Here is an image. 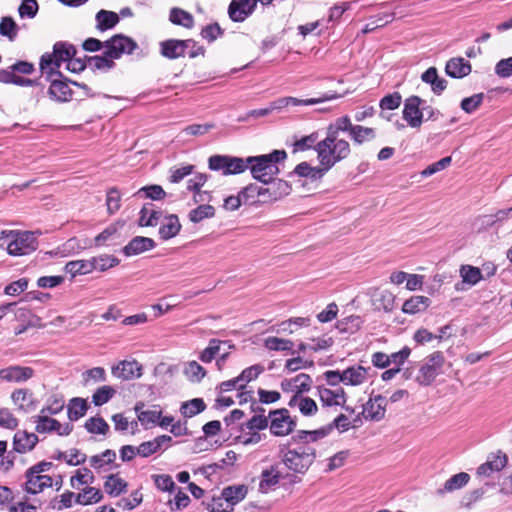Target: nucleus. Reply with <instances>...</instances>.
I'll return each instance as SVG.
<instances>
[{
    "instance_id": "f257e3e1",
    "label": "nucleus",
    "mask_w": 512,
    "mask_h": 512,
    "mask_svg": "<svg viewBox=\"0 0 512 512\" xmlns=\"http://www.w3.org/2000/svg\"><path fill=\"white\" fill-rule=\"evenodd\" d=\"M287 157L285 150H274L269 154L247 157V169L250 170L253 179L267 184L279 173L278 164Z\"/></svg>"
},
{
    "instance_id": "f03ea898",
    "label": "nucleus",
    "mask_w": 512,
    "mask_h": 512,
    "mask_svg": "<svg viewBox=\"0 0 512 512\" xmlns=\"http://www.w3.org/2000/svg\"><path fill=\"white\" fill-rule=\"evenodd\" d=\"M319 164L325 165L328 171L338 162L346 159L351 148L348 141L328 135L315 145Z\"/></svg>"
},
{
    "instance_id": "7ed1b4c3",
    "label": "nucleus",
    "mask_w": 512,
    "mask_h": 512,
    "mask_svg": "<svg viewBox=\"0 0 512 512\" xmlns=\"http://www.w3.org/2000/svg\"><path fill=\"white\" fill-rule=\"evenodd\" d=\"M5 245L9 255L22 256L35 251L38 243L34 233L30 231L1 230L0 247Z\"/></svg>"
},
{
    "instance_id": "20e7f679",
    "label": "nucleus",
    "mask_w": 512,
    "mask_h": 512,
    "mask_svg": "<svg viewBox=\"0 0 512 512\" xmlns=\"http://www.w3.org/2000/svg\"><path fill=\"white\" fill-rule=\"evenodd\" d=\"M282 452V463L297 474H305L316 459V450L311 445H301Z\"/></svg>"
},
{
    "instance_id": "39448f33",
    "label": "nucleus",
    "mask_w": 512,
    "mask_h": 512,
    "mask_svg": "<svg viewBox=\"0 0 512 512\" xmlns=\"http://www.w3.org/2000/svg\"><path fill=\"white\" fill-rule=\"evenodd\" d=\"M208 166L213 171H222L225 176L241 174L247 170V158L213 155L208 159Z\"/></svg>"
},
{
    "instance_id": "423d86ee",
    "label": "nucleus",
    "mask_w": 512,
    "mask_h": 512,
    "mask_svg": "<svg viewBox=\"0 0 512 512\" xmlns=\"http://www.w3.org/2000/svg\"><path fill=\"white\" fill-rule=\"evenodd\" d=\"M444 357L441 352H434L429 355L419 368L416 381L423 386L430 385L442 372Z\"/></svg>"
},
{
    "instance_id": "0eeeda50",
    "label": "nucleus",
    "mask_w": 512,
    "mask_h": 512,
    "mask_svg": "<svg viewBox=\"0 0 512 512\" xmlns=\"http://www.w3.org/2000/svg\"><path fill=\"white\" fill-rule=\"evenodd\" d=\"M104 48L105 54L115 60L124 54H132L138 48V44L126 35L115 34L104 42Z\"/></svg>"
},
{
    "instance_id": "6e6552de",
    "label": "nucleus",
    "mask_w": 512,
    "mask_h": 512,
    "mask_svg": "<svg viewBox=\"0 0 512 512\" xmlns=\"http://www.w3.org/2000/svg\"><path fill=\"white\" fill-rule=\"evenodd\" d=\"M270 432L275 436L289 435L295 428L296 423L291 418L287 409H279L270 412Z\"/></svg>"
},
{
    "instance_id": "1a4fd4ad",
    "label": "nucleus",
    "mask_w": 512,
    "mask_h": 512,
    "mask_svg": "<svg viewBox=\"0 0 512 512\" xmlns=\"http://www.w3.org/2000/svg\"><path fill=\"white\" fill-rule=\"evenodd\" d=\"M426 101L419 96L412 95L405 99L403 108V119L411 128H420L423 123L422 105Z\"/></svg>"
},
{
    "instance_id": "9d476101",
    "label": "nucleus",
    "mask_w": 512,
    "mask_h": 512,
    "mask_svg": "<svg viewBox=\"0 0 512 512\" xmlns=\"http://www.w3.org/2000/svg\"><path fill=\"white\" fill-rule=\"evenodd\" d=\"M339 97L340 96L337 95L336 93H328V94H324L323 96L318 97V98H309V99H298L295 97H282V98H279V99L271 102V104L269 106H270L271 112H273V111L280 112L289 106L315 105V104H319V103H322L325 101L337 99Z\"/></svg>"
},
{
    "instance_id": "9b49d317",
    "label": "nucleus",
    "mask_w": 512,
    "mask_h": 512,
    "mask_svg": "<svg viewBox=\"0 0 512 512\" xmlns=\"http://www.w3.org/2000/svg\"><path fill=\"white\" fill-rule=\"evenodd\" d=\"M34 423L36 424L35 429L38 433L56 432L60 436H67L73 430V426L70 423L61 424L59 421L50 418L46 414L34 416Z\"/></svg>"
},
{
    "instance_id": "f8f14e48",
    "label": "nucleus",
    "mask_w": 512,
    "mask_h": 512,
    "mask_svg": "<svg viewBox=\"0 0 512 512\" xmlns=\"http://www.w3.org/2000/svg\"><path fill=\"white\" fill-rule=\"evenodd\" d=\"M268 187L261 186L262 197L259 199L260 203H273L284 196L288 195L291 191L290 185L281 179H273L267 183Z\"/></svg>"
},
{
    "instance_id": "ddd939ff",
    "label": "nucleus",
    "mask_w": 512,
    "mask_h": 512,
    "mask_svg": "<svg viewBox=\"0 0 512 512\" xmlns=\"http://www.w3.org/2000/svg\"><path fill=\"white\" fill-rule=\"evenodd\" d=\"M35 375L28 366L11 365L0 369V380L9 383H24Z\"/></svg>"
},
{
    "instance_id": "4468645a",
    "label": "nucleus",
    "mask_w": 512,
    "mask_h": 512,
    "mask_svg": "<svg viewBox=\"0 0 512 512\" xmlns=\"http://www.w3.org/2000/svg\"><path fill=\"white\" fill-rule=\"evenodd\" d=\"M317 395L324 407L344 406L347 401L346 392L342 387H317Z\"/></svg>"
},
{
    "instance_id": "2eb2a0df",
    "label": "nucleus",
    "mask_w": 512,
    "mask_h": 512,
    "mask_svg": "<svg viewBox=\"0 0 512 512\" xmlns=\"http://www.w3.org/2000/svg\"><path fill=\"white\" fill-rule=\"evenodd\" d=\"M506 454L498 451L488 455L485 463L477 468V475L480 477H490L495 472H500L507 465Z\"/></svg>"
},
{
    "instance_id": "dca6fc26",
    "label": "nucleus",
    "mask_w": 512,
    "mask_h": 512,
    "mask_svg": "<svg viewBox=\"0 0 512 512\" xmlns=\"http://www.w3.org/2000/svg\"><path fill=\"white\" fill-rule=\"evenodd\" d=\"M189 45H193V39H169L160 43V51L168 59H177L186 55Z\"/></svg>"
},
{
    "instance_id": "f3484780",
    "label": "nucleus",
    "mask_w": 512,
    "mask_h": 512,
    "mask_svg": "<svg viewBox=\"0 0 512 512\" xmlns=\"http://www.w3.org/2000/svg\"><path fill=\"white\" fill-rule=\"evenodd\" d=\"M112 375L121 380H131L142 376V365L136 360H123L111 369Z\"/></svg>"
},
{
    "instance_id": "a211bd4d",
    "label": "nucleus",
    "mask_w": 512,
    "mask_h": 512,
    "mask_svg": "<svg viewBox=\"0 0 512 512\" xmlns=\"http://www.w3.org/2000/svg\"><path fill=\"white\" fill-rule=\"evenodd\" d=\"M387 400L382 395L370 398L363 406L362 415L367 420L380 421L385 417Z\"/></svg>"
},
{
    "instance_id": "6ab92c4d",
    "label": "nucleus",
    "mask_w": 512,
    "mask_h": 512,
    "mask_svg": "<svg viewBox=\"0 0 512 512\" xmlns=\"http://www.w3.org/2000/svg\"><path fill=\"white\" fill-rule=\"evenodd\" d=\"M257 0H232L228 14L232 21L243 22L256 8Z\"/></svg>"
},
{
    "instance_id": "aec40b11",
    "label": "nucleus",
    "mask_w": 512,
    "mask_h": 512,
    "mask_svg": "<svg viewBox=\"0 0 512 512\" xmlns=\"http://www.w3.org/2000/svg\"><path fill=\"white\" fill-rule=\"evenodd\" d=\"M25 491L29 494H38L45 488L53 486V478L49 475L36 474L26 471Z\"/></svg>"
},
{
    "instance_id": "412c9836",
    "label": "nucleus",
    "mask_w": 512,
    "mask_h": 512,
    "mask_svg": "<svg viewBox=\"0 0 512 512\" xmlns=\"http://www.w3.org/2000/svg\"><path fill=\"white\" fill-rule=\"evenodd\" d=\"M116 452L111 449H107L104 452L93 455L89 459V464L92 468L98 472H107L113 468H118L119 465L115 464Z\"/></svg>"
},
{
    "instance_id": "4be33fe9",
    "label": "nucleus",
    "mask_w": 512,
    "mask_h": 512,
    "mask_svg": "<svg viewBox=\"0 0 512 512\" xmlns=\"http://www.w3.org/2000/svg\"><path fill=\"white\" fill-rule=\"evenodd\" d=\"M154 247L155 242L152 238L136 236L123 248V252L126 256H134L151 250Z\"/></svg>"
},
{
    "instance_id": "5701e85b",
    "label": "nucleus",
    "mask_w": 512,
    "mask_h": 512,
    "mask_svg": "<svg viewBox=\"0 0 512 512\" xmlns=\"http://www.w3.org/2000/svg\"><path fill=\"white\" fill-rule=\"evenodd\" d=\"M445 72L452 78H463L471 72V64L462 57L451 58L446 63Z\"/></svg>"
},
{
    "instance_id": "b1692460",
    "label": "nucleus",
    "mask_w": 512,
    "mask_h": 512,
    "mask_svg": "<svg viewBox=\"0 0 512 512\" xmlns=\"http://www.w3.org/2000/svg\"><path fill=\"white\" fill-rule=\"evenodd\" d=\"M38 442V437L34 433L27 431H18L14 435L13 446L18 453H27L31 451Z\"/></svg>"
},
{
    "instance_id": "393cba45",
    "label": "nucleus",
    "mask_w": 512,
    "mask_h": 512,
    "mask_svg": "<svg viewBox=\"0 0 512 512\" xmlns=\"http://www.w3.org/2000/svg\"><path fill=\"white\" fill-rule=\"evenodd\" d=\"M11 401L18 411L28 413L33 409V393L28 389H15L11 393Z\"/></svg>"
},
{
    "instance_id": "a878e982",
    "label": "nucleus",
    "mask_w": 512,
    "mask_h": 512,
    "mask_svg": "<svg viewBox=\"0 0 512 512\" xmlns=\"http://www.w3.org/2000/svg\"><path fill=\"white\" fill-rule=\"evenodd\" d=\"M368 370L361 365H355L343 370L344 385L359 386L368 379Z\"/></svg>"
},
{
    "instance_id": "bb28decb",
    "label": "nucleus",
    "mask_w": 512,
    "mask_h": 512,
    "mask_svg": "<svg viewBox=\"0 0 512 512\" xmlns=\"http://www.w3.org/2000/svg\"><path fill=\"white\" fill-rule=\"evenodd\" d=\"M329 434L330 428H327V426L312 431L300 430L295 436L292 437V440L294 442H298L301 445H309L310 442H316L325 438Z\"/></svg>"
},
{
    "instance_id": "cd10ccee",
    "label": "nucleus",
    "mask_w": 512,
    "mask_h": 512,
    "mask_svg": "<svg viewBox=\"0 0 512 512\" xmlns=\"http://www.w3.org/2000/svg\"><path fill=\"white\" fill-rule=\"evenodd\" d=\"M171 441L172 438L170 436L161 435L153 440L143 442L137 447L138 455L148 457L159 451L163 445L169 444Z\"/></svg>"
},
{
    "instance_id": "c85d7f7f",
    "label": "nucleus",
    "mask_w": 512,
    "mask_h": 512,
    "mask_svg": "<svg viewBox=\"0 0 512 512\" xmlns=\"http://www.w3.org/2000/svg\"><path fill=\"white\" fill-rule=\"evenodd\" d=\"M327 172L328 169H326L325 165L320 164L319 166L313 167L307 162H301L294 169V173L298 176L309 178L313 181L321 179Z\"/></svg>"
},
{
    "instance_id": "c756f323",
    "label": "nucleus",
    "mask_w": 512,
    "mask_h": 512,
    "mask_svg": "<svg viewBox=\"0 0 512 512\" xmlns=\"http://www.w3.org/2000/svg\"><path fill=\"white\" fill-rule=\"evenodd\" d=\"M421 79L423 82L429 84L431 86V90L437 95H440L447 87V81L438 76V72L435 67L428 68L421 75Z\"/></svg>"
},
{
    "instance_id": "7c9ffc66",
    "label": "nucleus",
    "mask_w": 512,
    "mask_h": 512,
    "mask_svg": "<svg viewBox=\"0 0 512 512\" xmlns=\"http://www.w3.org/2000/svg\"><path fill=\"white\" fill-rule=\"evenodd\" d=\"M281 478V473L278 466H271L270 469H266L261 474V480L259 482V490L262 493H267L273 487H275Z\"/></svg>"
},
{
    "instance_id": "2f4dec72",
    "label": "nucleus",
    "mask_w": 512,
    "mask_h": 512,
    "mask_svg": "<svg viewBox=\"0 0 512 512\" xmlns=\"http://www.w3.org/2000/svg\"><path fill=\"white\" fill-rule=\"evenodd\" d=\"M49 96L59 102L69 101L72 97L70 86L60 80H53L48 90Z\"/></svg>"
},
{
    "instance_id": "473e14b6",
    "label": "nucleus",
    "mask_w": 512,
    "mask_h": 512,
    "mask_svg": "<svg viewBox=\"0 0 512 512\" xmlns=\"http://www.w3.org/2000/svg\"><path fill=\"white\" fill-rule=\"evenodd\" d=\"M289 406H297L304 416H313L318 411V406L312 398L301 395H294L289 401Z\"/></svg>"
},
{
    "instance_id": "72a5a7b5",
    "label": "nucleus",
    "mask_w": 512,
    "mask_h": 512,
    "mask_svg": "<svg viewBox=\"0 0 512 512\" xmlns=\"http://www.w3.org/2000/svg\"><path fill=\"white\" fill-rule=\"evenodd\" d=\"M430 303V299L426 296H412L404 302L402 311L406 314L414 315L425 311L429 307Z\"/></svg>"
},
{
    "instance_id": "f704fd0d",
    "label": "nucleus",
    "mask_w": 512,
    "mask_h": 512,
    "mask_svg": "<svg viewBox=\"0 0 512 512\" xmlns=\"http://www.w3.org/2000/svg\"><path fill=\"white\" fill-rule=\"evenodd\" d=\"M55 57V68H60L63 62L69 61L76 55V48L68 43L58 42L53 48Z\"/></svg>"
},
{
    "instance_id": "c9c22d12",
    "label": "nucleus",
    "mask_w": 512,
    "mask_h": 512,
    "mask_svg": "<svg viewBox=\"0 0 512 512\" xmlns=\"http://www.w3.org/2000/svg\"><path fill=\"white\" fill-rule=\"evenodd\" d=\"M96 20V28L99 31H106L115 27L119 22V16L117 13L108 11V10H100L97 12L95 16Z\"/></svg>"
},
{
    "instance_id": "e433bc0d",
    "label": "nucleus",
    "mask_w": 512,
    "mask_h": 512,
    "mask_svg": "<svg viewBox=\"0 0 512 512\" xmlns=\"http://www.w3.org/2000/svg\"><path fill=\"white\" fill-rule=\"evenodd\" d=\"M169 20L172 24L182 26L187 29H191L195 24L193 15L178 7H173L170 10Z\"/></svg>"
},
{
    "instance_id": "4c0bfd02",
    "label": "nucleus",
    "mask_w": 512,
    "mask_h": 512,
    "mask_svg": "<svg viewBox=\"0 0 512 512\" xmlns=\"http://www.w3.org/2000/svg\"><path fill=\"white\" fill-rule=\"evenodd\" d=\"M470 480V475L466 472H460L453 475L444 483L443 487L439 489V493H451L463 488Z\"/></svg>"
},
{
    "instance_id": "58836bf2",
    "label": "nucleus",
    "mask_w": 512,
    "mask_h": 512,
    "mask_svg": "<svg viewBox=\"0 0 512 512\" xmlns=\"http://www.w3.org/2000/svg\"><path fill=\"white\" fill-rule=\"evenodd\" d=\"M88 410L87 401L83 398H72L67 407V414L70 421H77L83 417Z\"/></svg>"
},
{
    "instance_id": "ea45409f",
    "label": "nucleus",
    "mask_w": 512,
    "mask_h": 512,
    "mask_svg": "<svg viewBox=\"0 0 512 512\" xmlns=\"http://www.w3.org/2000/svg\"><path fill=\"white\" fill-rule=\"evenodd\" d=\"M65 271L72 277L77 275H86L94 271V266L91 260H74L66 263L64 267Z\"/></svg>"
},
{
    "instance_id": "a19ab883",
    "label": "nucleus",
    "mask_w": 512,
    "mask_h": 512,
    "mask_svg": "<svg viewBox=\"0 0 512 512\" xmlns=\"http://www.w3.org/2000/svg\"><path fill=\"white\" fill-rule=\"evenodd\" d=\"M65 406V399L62 394L55 393L50 395L45 405L42 407L40 414H50V415H56L60 413Z\"/></svg>"
},
{
    "instance_id": "79ce46f5",
    "label": "nucleus",
    "mask_w": 512,
    "mask_h": 512,
    "mask_svg": "<svg viewBox=\"0 0 512 512\" xmlns=\"http://www.w3.org/2000/svg\"><path fill=\"white\" fill-rule=\"evenodd\" d=\"M181 225L176 215H170L159 228V234L162 239H170L176 236L180 231Z\"/></svg>"
},
{
    "instance_id": "37998d69",
    "label": "nucleus",
    "mask_w": 512,
    "mask_h": 512,
    "mask_svg": "<svg viewBox=\"0 0 512 512\" xmlns=\"http://www.w3.org/2000/svg\"><path fill=\"white\" fill-rule=\"evenodd\" d=\"M183 374L189 381L199 383L206 376V370L193 360L184 364Z\"/></svg>"
},
{
    "instance_id": "c03bdc74",
    "label": "nucleus",
    "mask_w": 512,
    "mask_h": 512,
    "mask_svg": "<svg viewBox=\"0 0 512 512\" xmlns=\"http://www.w3.org/2000/svg\"><path fill=\"white\" fill-rule=\"evenodd\" d=\"M375 137L376 132L373 128L364 127L361 125H355L350 134V138L357 145H361L365 142L372 141L375 139Z\"/></svg>"
},
{
    "instance_id": "a18cd8bd",
    "label": "nucleus",
    "mask_w": 512,
    "mask_h": 512,
    "mask_svg": "<svg viewBox=\"0 0 512 512\" xmlns=\"http://www.w3.org/2000/svg\"><path fill=\"white\" fill-rule=\"evenodd\" d=\"M105 491L111 496H119L127 489V482L118 475H110L104 484Z\"/></svg>"
},
{
    "instance_id": "49530a36",
    "label": "nucleus",
    "mask_w": 512,
    "mask_h": 512,
    "mask_svg": "<svg viewBox=\"0 0 512 512\" xmlns=\"http://www.w3.org/2000/svg\"><path fill=\"white\" fill-rule=\"evenodd\" d=\"M247 494V487L244 485L229 486L223 489L222 497L233 507L245 498Z\"/></svg>"
},
{
    "instance_id": "de8ad7c7",
    "label": "nucleus",
    "mask_w": 512,
    "mask_h": 512,
    "mask_svg": "<svg viewBox=\"0 0 512 512\" xmlns=\"http://www.w3.org/2000/svg\"><path fill=\"white\" fill-rule=\"evenodd\" d=\"M102 499V493L94 487H86L75 497V502L81 505L98 503Z\"/></svg>"
},
{
    "instance_id": "09e8293b",
    "label": "nucleus",
    "mask_w": 512,
    "mask_h": 512,
    "mask_svg": "<svg viewBox=\"0 0 512 512\" xmlns=\"http://www.w3.org/2000/svg\"><path fill=\"white\" fill-rule=\"evenodd\" d=\"M355 125L351 123V119L349 116L345 115L340 118H337L332 124H330L327 128V134L331 136L338 137L339 132H348L350 135Z\"/></svg>"
},
{
    "instance_id": "8fccbe9b",
    "label": "nucleus",
    "mask_w": 512,
    "mask_h": 512,
    "mask_svg": "<svg viewBox=\"0 0 512 512\" xmlns=\"http://www.w3.org/2000/svg\"><path fill=\"white\" fill-rule=\"evenodd\" d=\"M206 408L205 402L201 398H194L192 400L183 402L180 407V412L184 417H193Z\"/></svg>"
},
{
    "instance_id": "3c124183",
    "label": "nucleus",
    "mask_w": 512,
    "mask_h": 512,
    "mask_svg": "<svg viewBox=\"0 0 512 512\" xmlns=\"http://www.w3.org/2000/svg\"><path fill=\"white\" fill-rule=\"evenodd\" d=\"M242 202L244 204H257L260 203L259 199L262 197L261 186L257 184H249L239 192Z\"/></svg>"
},
{
    "instance_id": "603ef678",
    "label": "nucleus",
    "mask_w": 512,
    "mask_h": 512,
    "mask_svg": "<svg viewBox=\"0 0 512 512\" xmlns=\"http://www.w3.org/2000/svg\"><path fill=\"white\" fill-rule=\"evenodd\" d=\"M19 27L14 19L10 16L1 18L0 35L14 41L18 35Z\"/></svg>"
},
{
    "instance_id": "864d4df0",
    "label": "nucleus",
    "mask_w": 512,
    "mask_h": 512,
    "mask_svg": "<svg viewBox=\"0 0 512 512\" xmlns=\"http://www.w3.org/2000/svg\"><path fill=\"white\" fill-rule=\"evenodd\" d=\"M395 296L388 290L380 291L375 294L373 303L377 309H383L388 312L394 307Z\"/></svg>"
},
{
    "instance_id": "5fc2aeb1",
    "label": "nucleus",
    "mask_w": 512,
    "mask_h": 512,
    "mask_svg": "<svg viewBox=\"0 0 512 512\" xmlns=\"http://www.w3.org/2000/svg\"><path fill=\"white\" fill-rule=\"evenodd\" d=\"M459 272L463 283L470 286L476 285L482 279L481 270L471 265H462Z\"/></svg>"
},
{
    "instance_id": "6e6d98bb",
    "label": "nucleus",
    "mask_w": 512,
    "mask_h": 512,
    "mask_svg": "<svg viewBox=\"0 0 512 512\" xmlns=\"http://www.w3.org/2000/svg\"><path fill=\"white\" fill-rule=\"evenodd\" d=\"M92 265L94 266V270H99L104 272L112 267H115L119 264V259L112 255H99L97 257H93L90 259Z\"/></svg>"
},
{
    "instance_id": "4d7b16f0",
    "label": "nucleus",
    "mask_w": 512,
    "mask_h": 512,
    "mask_svg": "<svg viewBox=\"0 0 512 512\" xmlns=\"http://www.w3.org/2000/svg\"><path fill=\"white\" fill-rule=\"evenodd\" d=\"M293 346V341L289 339L270 336L264 340V347L271 351H288L291 350Z\"/></svg>"
},
{
    "instance_id": "13d9d810",
    "label": "nucleus",
    "mask_w": 512,
    "mask_h": 512,
    "mask_svg": "<svg viewBox=\"0 0 512 512\" xmlns=\"http://www.w3.org/2000/svg\"><path fill=\"white\" fill-rule=\"evenodd\" d=\"M116 390L109 385L99 387L92 395V403L95 406H102L109 402V400L115 395Z\"/></svg>"
},
{
    "instance_id": "bf43d9fd",
    "label": "nucleus",
    "mask_w": 512,
    "mask_h": 512,
    "mask_svg": "<svg viewBox=\"0 0 512 512\" xmlns=\"http://www.w3.org/2000/svg\"><path fill=\"white\" fill-rule=\"evenodd\" d=\"M94 476L88 468L78 469L74 476L70 479L72 488L79 489L82 485L93 483Z\"/></svg>"
},
{
    "instance_id": "052dcab7",
    "label": "nucleus",
    "mask_w": 512,
    "mask_h": 512,
    "mask_svg": "<svg viewBox=\"0 0 512 512\" xmlns=\"http://www.w3.org/2000/svg\"><path fill=\"white\" fill-rule=\"evenodd\" d=\"M85 428L91 434L105 435L109 431V425L102 417H91L87 419Z\"/></svg>"
},
{
    "instance_id": "680f3d73",
    "label": "nucleus",
    "mask_w": 512,
    "mask_h": 512,
    "mask_svg": "<svg viewBox=\"0 0 512 512\" xmlns=\"http://www.w3.org/2000/svg\"><path fill=\"white\" fill-rule=\"evenodd\" d=\"M135 410L137 412V417L140 423L145 427H151L154 426L161 416V411L158 410H145L140 411L139 405L135 407Z\"/></svg>"
},
{
    "instance_id": "e2e57ef3",
    "label": "nucleus",
    "mask_w": 512,
    "mask_h": 512,
    "mask_svg": "<svg viewBox=\"0 0 512 512\" xmlns=\"http://www.w3.org/2000/svg\"><path fill=\"white\" fill-rule=\"evenodd\" d=\"M159 212L153 209V205H144L140 211V226H154L157 224Z\"/></svg>"
},
{
    "instance_id": "0e129e2a",
    "label": "nucleus",
    "mask_w": 512,
    "mask_h": 512,
    "mask_svg": "<svg viewBox=\"0 0 512 512\" xmlns=\"http://www.w3.org/2000/svg\"><path fill=\"white\" fill-rule=\"evenodd\" d=\"M215 214V209L211 205H199L189 212V219L193 223H199L206 218H211Z\"/></svg>"
},
{
    "instance_id": "69168bd1",
    "label": "nucleus",
    "mask_w": 512,
    "mask_h": 512,
    "mask_svg": "<svg viewBox=\"0 0 512 512\" xmlns=\"http://www.w3.org/2000/svg\"><path fill=\"white\" fill-rule=\"evenodd\" d=\"M107 212L110 215L115 214L121 207V194L115 187L110 188L106 194Z\"/></svg>"
},
{
    "instance_id": "338daca9",
    "label": "nucleus",
    "mask_w": 512,
    "mask_h": 512,
    "mask_svg": "<svg viewBox=\"0 0 512 512\" xmlns=\"http://www.w3.org/2000/svg\"><path fill=\"white\" fill-rule=\"evenodd\" d=\"M87 63L92 69L110 70L114 67V59L108 57L105 53L102 56H92L87 58Z\"/></svg>"
},
{
    "instance_id": "774afa93",
    "label": "nucleus",
    "mask_w": 512,
    "mask_h": 512,
    "mask_svg": "<svg viewBox=\"0 0 512 512\" xmlns=\"http://www.w3.org/2000/svg\"><path fill=\"white\" fill-rule=\"evenodd\" d=\"M265 370L264 366L261 364H255L252 365L246 369H244L241 374L238 376L241 386L243 388L246 386L247 383L250 381L256 379L261 373H263Z\"/></svg>"
}]
</instances>
